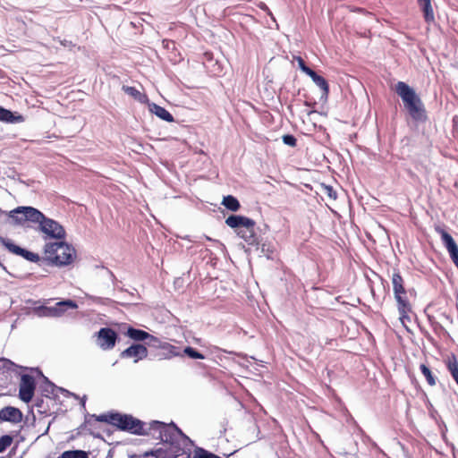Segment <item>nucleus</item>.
<instances>
[{"instance_id":"9","label":"nucleus","mask_w":458,"mask_h":458,"mask_svg":"<svg viewBox=\"0 0 458 458\" xmlns=\"http://www.w3.org/2000/svg\"><path fill=\"white\" fill-rule=\"evenodd\" d=\"M36 382L34 377L29 374L21 375L19 388L20 399L22 402L29 403L34 396Z\"/></svg>"},{"instance_id":"34","label":"nucleus","mask_w":458,"mask_h":458,"mask_svg":"<svg viewBox=\"0 0 458 458\" xmlns=\"http://www.w3.org/2000/svg\"><path fill=\"white\" fill-rule=\"evenodd\" d=\"M146 344L150 347L162 348L163 343L157 337L149 334V337L145 340Z\"/></svg>"},{"instance_id":"36","label":"nucleus","mask_w":458,"mask_h":458,"mask_svg":"<svg viewBox=\"0 0 458 458\" xmlns=\"http://www.w3.org/2000/svg\"><path fill=\"white\" fill-rule=\"evenodd\" d=\"M283 142L290 147H295L297 145L296 138L292 134H285L282 137Z\"/></svg>"},{"instance_id":"23","label":"nucleus","mask_w":458,"mask_h":458,"mask_svg":"<svg viewBox=\"0 0 458 458\" xmlns=\"http://www.w3.org/2000/svg\"><path fill=\"white\" fill-rule=\"evenodd\" d=\"M419 5L423 13V17H424L425 21L427 23L434 22L435 15H434V11H433V7L431 4V1L419 4Z\"/></svg>"},{"instance_id":"26","label":"nucleus","mask_w":458,"mask_h":458,"mask_svg":"<svg viewBox=\"0 0 458 458\" xmlns=\"http://www.w3.org/2000/svg\"><path fill=\"white\" fill-rule=\"evenodd\" d=\"M122 89L127 95L132 97L134 99L140 101V103L145 102L147 99V96L145 94L140 93L135 87L123 85Z\"/></svg>"},{"instance_id":"12","label":"nucleus","mask_w":458,"mask_h":458,"mask_svg":"<svg viewBox=\"0 0 458 458\" xmlns=\"http://www.w3.org/2000/svg\"><path fill=\"white\" fill-rule=\"evenodd\" d=\"M117 334L109 327H103L98 333V344L104 350H110L115 345Z\"/></svg>"},{"instance_id":"17","label":"nucleus","mask_w":458,"mask_h":458,"mask_svg":"<svg viewBox=\"0 0 458 458\" xmlns=\"http://www.w3.org/2000/svg\"><path fill=\"white\" fill-rule=\"evenodd\" d=\"M311 78L313 82L321 89L322 96L321 98H327L329 94V85L327 80L318 75L315 71L312 70V72L308 75Z\"/></svg>"},{"instance_id":"45","label":"nucleus","mask_w":458,"mask_h":458,"mask_svg":"<svg viewBox=\"0 0 458 458\" xmlns=\"http://www.w3.org/2000/svg\"><path fill=\"white\" fill-rule=\"evenodd\" d=\"M0 267H2L4 271H7L6 267L2 262H0Z\"/></svg>"},{"instance_id":"18","label":"nucleus","mask_w":458,"mask_h":458,"mask_svg":"<svg viewBox=\"0 0 458 458\" xmlns=\"http://www.w3.org/2000/svg\"><path fill=\"white\" fill-rule=\"evenodd\" d=\"M43 384L40 386V391L42 393V395L47 398H54L55 399L57 397V386H55L54 383H52L47 377L43 376Z\"/></svg>"},{"instance_id":"27","label":"nucleus","mask_w":458,"mask_h":458,"mask_svg":"<svg viewBox=\"0 0 458 458\" xmlns=\"http://www.w3.org/2000/svg\"><path fill=\"white\" fill-rule=\"evenodd\" d=\"M222 204L229 210L236 212L240 209L239 200L233 195L224 197Z\"/></svg>"},{"instance_id":"5","label":"nucleus","mask_w":458,"mask_h":458,"mask_svg":"<svg viewBox=\"0 0 458 458\" xmlns=\"http://www.w3.org/2000/svg\"><path fill=\"white\" fill-rule=\"evenodd\" d=\"M45 216L41 211L33 207H17L9 213V217L15 225H22L30 221L40 225Z\"/></svg>"},{"instance_id":"38","label":"nucleus","mask_w":458,"mask_h":458,"mask_svg":"<svg viewBox=\"0 0 458 458\" xmlns=\"http://www.w3.org/2000/svg\"><path fill=\"white\" fill-rule=\"evenodd\" d=\"M165 453V452H164L162 449H157L155 452H151L150 454L145 453L143 458H162Z\"/></svg>"},{"instance_id":"37","label":"nucleus","mask_w":458,"mask_h":458,"mask_svg":"<svg viewBox=\"0 0 458 458\" xmlns=\"http://www.w3.org/2000/svg\"><path fill=\"white\" fill-rule=\"evenodd\" d=\"M162 46L165 49L168 51H175L176 50V43L171 39H164L162 41Z\"/></svg>"},{"instance_id":"48","label":"nucleus","mask_w":458,"mask_h":458,"mask_svg":"<svg viewBox=\"0 0 458 458\" xmlns=\"http://www.w3.org/2000/svg\"><path fill=\"white\" fill-rule=\"evenodd\" d=\"M36 370H37L40 375H42L41 370H39L38 369H36Z\"/></svg>"},{"instance_id":"32","label":"nucleus","mask_w":458,"mask_h":458,"mask_svg":"<svg viewBox=\"0 0 458 458\" xmlns=\"http://www.w3.org/2000/svg\"><path fill=\"white\" fill-rule=\"evenodd\" d=\"M143 430L147 434H141L140 436H150L155 438V435H158L159 430H156V427L153 426V420L148 424L143 422Z\"/></svg>"},{"instance_id":"13","label":"nucleus","mask_w":458,"mask_h":458,"mask_svg":"<svg viewBox=\"0 0 458 458\" xmlns=\"http://www.w3.org/2000/svg\"><path fill=\"white\" fill-rule=\"evenodd\" d=\"M436 232L440 235L442 243L444 244L445 248L446 249L450 259L455 255L458 254V246L456 242H454L452 235L447 233L444 228L440 226H437L435 228Z\"/></svg>"},{"instance_id":"46","label":"nucleus","mask_w":458,"mask_h":458,"mask_svg":"<svg viewBox=\"0 0 458 458\" xmlns=\"http://www.w3.org/2000/svg\"><path fill=\"white\" fill-rule=\"evenodd\" d=\"M42 403H43V400H40V402H38V403H36V405H37L38 407H40Z\"/></svg>"},{"instance_id":"11","label":"nucleus","mask_w":458,"mask_h":458,"mask_svg":"<svg viewBox=\"0 0 458 458\" xmlns=\"http://www.w3.org/2000/svg\"><path fill=\"white\" fill-rule=\"evenodd\" d=\"M78 308V304L72 300H65L63 301L56 302L52 307H44L43 314L49 317H60L67 310H75Z\"/></svg>"},{"instance_id":"1","label":"nucleus","mask_w":458,"mask_h":458,"mask_svg":"<svg viewBox=\"0 0 458 458\" xmlns=\"http://www.w3.org/2000/svg\"><path fill=\"white\" fill-rule=\"evenodd\" d=\"M153 426L158 431L155 439L169 445V454L165 458H177L185 454V447L191 445L192 441L174 423H164L153 420Z\"/></svg>"},{"instance_id":"33","label":"nucleus","mask_w":458,"mask_h":458,"mask_svg":"<svg viewBox=\"0 0 458 458\" xmlns=\"http://www.w3.org/2000/svg\"><path fill=\"white\" fill-rule=\"evenodd\" d=\"M321 188L323 193L328 198L334 200L337 199V193L331 185L322 184Z\"/></svg>"},{"instance_id":"35","label":"nucleus","mask_w":458,"mask_h":458,"mask_svg":"<svg viewBox=\"0 0 458 458\" xmlns=\"http://www.w3.org/2000/svg\"><path fill=\"white\" fill-rule=\"evenodd\" d=\"M294 59L297 61L299 68L305 74L309 75L312 72V69L306 65L304 60L301 56H295Z\"/></svg>"},{"instance_id":"3","label":"nucleus","mask_w":458,"mask_h":458,"mask_svg":"<svg viewBox=\"0 0 458 458\" xmlns=\"http://www.w3.org/2000/svg\"><path fill=\"white\" fill-rule=\"evenodd\" d=\"M45 260L52 266L64 267L72 263L76 251L64 242H49L45 245Z\"/></svg>"},{"instance_id":"28","label":"nucleus","mask_w":458,"mask_h":458,"mask_svg":"<svg viewBox=\"0 0 458 458\" xmlns=\"http://www.w3.org/2000/svg\"><path fill=\"white\" fill-rule=\"evenodd\" d=\"M420 369L422 375L425 377L427 383L430 386H434L437 385V376L432 372V370L426 365L420 364Z\"/></svg>"},{"instance_id":"16","label":"nucleus","mask_w":458,"mask_h":458,"mask_svg":"<svg viewBox=\"0 0 458 458\" xmlns=\"http://www.w3.org/2000/svg\"><path fill=\"white\" fill-rule=\"evenodd\" d=\"M114 412L103 413L100 415H87L85 418V422L82 427H94V421L106 422L113 425Z\"/></svg>"},{"instance_id":"20","label":"nucleus","mask_w":458,"mask_h":458,"mask_svg":"<svg viewBox=\"0 0 458 458\" xmlns=\"http://www.w3.org/2000/svg\"><path fill=\"white\" fill-rule=\"evenodd\" d=\"M151 113L155 114L160 119L171 123L174 122V116L165 107L160 106L155 103L149 106Z\"/></svg>"},{"instance_id":"15","label":"nucleus","mask_w":458,"mask_h":458,"mask_svg":"<svg viewBox=\"0 0 458 458\" xmlns=\"http://www.w3.org/2000/svg\"><path fill=\"white\" fill-rule=\"evenodd\" d=\"M23 414L16 407L6 406L0 410V421H8L13 424L21 422Z\"/></svg>"},{"instance_id":"10","label":"nucleus","mask_w":458,"mask_h":458,"mask_svg":"<svg viewBox=\"0 0 458 458\" xmlns=\"http://www.w3.org/2000/svg\"><path fill=\"white\" fill-rule=\"evenodd\" d=\"M42 233L53 239H64L65 237L64 228L55 220L45 216L39 225Z\"/></svg>"},{"instance_id":"7","label":"nucleus","mask_w":458,"mask_h":458,"mask_svg":"<svg viewBox=\"0 0 458 458\" xmlns=\"http://www.w3.org/2000/svg\"><path fill=\"white\" fill-rule=\"evenodd\" d=\"M0 242L12 253L21 256L26 260L37 263L40 260L38 254L23 249L8 238L0 236Z\"/></svg>"},{"instance_id":"42","label":"nucleus","mask_w":458,"mask_h":458,"mask_svg":"<svg viewBox=\"0 0 458 458\" xmlns=\"http://www.w3.org/2000/svg\"><path fill=\"white\" fill-rule=\"evenodd\" d=\"M454 264L458 267V254L451 258Z\"/></svg>"},{"instance_id":"39","label":"nucleus","mask_w":458,"mask_h":458,"mask_svg":"<svg viewBox=\"0 0 458 458\" xmlns=\"http://www.w3.org/2000/svg\"><path fill=\"white\" fill-rule=\"evenodd\" d=\"M56 393H62L63 394H64L65 396H73L74 398L78 399L79 396L73 393H71L70 391L63 388V387H59L57 386V389H56Z\"/></svg>"},{"instance_id":"14","label":"nucleus","mask_w":458,"mask_h":458,"mask_svg":"<svg viewBox=\"0 0 458 458\" xmlns=\"http://www.w3.org/2000/svg\"><path fill=\"white\" fill-rule=\"evenodd\" d=\"M148 356L147 348L140 344H134L130 347L126 348L124 351L121 352L122 358H134V362L139 361Z\"/></svg>"},{"instance_id":"31","label":"nucleus","mask_w":458,"mask_h":458,"mask_svg":"<svg viewBox=\"0 0 458 458\" xmlns=\"http://www.w3.org/2000/svg\"><path fill=\"white\" fill-rule=\"evenodd\" d=\"M13 437L10 435H4L0 437V454L5 451L13 443Z\"/></svg>"},{"instance_id":"44","label":"nucleus","mask_w":458,"mask_h":458,"mask_svg":"<svg viewBox=\"0 0 458 458\" xmlns=\"http://www.w3.org/2000/svg\"><path fill=\"white\" fill-rule=\"evenodd\" d=\"M81 403L82 405V407H85V403H86V395H84L81 400Z\"/></svg>"},{"instance_id":"47","label":"nucleus","mask_w":458,"mask_h":458,"mask_svg":"<svg viewBox=\"0 0 458 458\" xmlns=\"http://www.w3.org/2000/svg\"><path fill=\"white\" fill-rule=\"evenodd\" d=\"M89 434H90V435H92V436H94V437H97V436L93 433V431H91V429H90V428H89Z\"/></svg>"},{"instance_id":"19","label":"nucleus","mask_w":458,"mask_h":458,"mask_svg":"<svg viewBox=\"0 0 458 458\" xmlns=\"http://www.w3.org/2000/svg\"><path fill=\"white\" fill-rule=\"evenodd\" d=\"M394 295H400L402 292H407L404 287V280L398 270H394L392 276Z\"/></svg>"},{"instance_id":"43","label":"nucleus","mask_w":458,"mask_h":458,"mask_svg":"<svg viewBox=\"0 0 458 458\" xmlns=\"http://www.w3.org/2000/svg\"><path fill=\"white\" fill-rule=\"evenodd\" d=\"M107 272H108V274L110 275V277L112 278L113 282H114H114H116V277H115V276L114 275V273H113L111 270H109V269H107Z\"/></svg>"},{"instance_id":"30","label":"nucleus","mask_w":458,"mask_h":458,"mask_svg":"<svg viewBox=\"0 0 458 458\" xmlns=\"http://www.w3.org/2000/svg\"><path fill=\"white\" fill-rule=\"evenodd\" d=\"M182 355L185 354L188 357H190L191 359H194V360H197V359L203 360V359H205V356L202 353H200L196 349H194V348H192L191 346L185 347L183 349V351L182 352Z\"/></svg>"},{"instance_id":"4","label":"nucleus","mask_w":458,"mask_h":458,"mask_svg":"<svg viewBox=\"0 0 458 458\" xmlns=\"http://www.w3.org/2000/svg\"><path fill=\"white\" fill-rule=\"evenodd\" d=\"M225 224L235 230L236 234L251 246L259 245V237L255 232L256 222L247 216L231 215L225 219Z\"/></svg>"},{"instance_id":"8","label":"nucleus","mask_w":458,"mask_h":458,"mask_svg":"<svg viewBox=\"0 0 458 458\" xmlns=\"http://www.w3.org/2000/svg\"><path fill=\"white\" fill-rule=\"evenodd\" d=\"M411 293V290H409L407 292H402V293H399L400 295H394L397 303V310L400 315V320L404 326L407 321H411L410 313L412 312V307L408 299V293Z\"/></svg>"},{"instance_id":"41","label":"nucleus","mask_w":458,"mask_h":458,"mask_svg":"<svg viewBox=\"0 0 458 458\" xmlns=\"http://www.w3.org/2000/svg\"><path fill=\"white\" fill-rule=\"evenodd\" d=\"M2 361L4 362V367L8 369H11V367L16 366L15 363H13L8 359H2Z\"/></svg>"},{"instance_id":"22","label":"nucleus","mask_w":458,"mask_h":458,"mask_svg":"<svg viewBox=\"0 0 458 458\" xmlns=\"http://www.w3.org/2000/svg\"><path fill=\"white\" fill-rule=\"evenodd\" d=\"M126 335L138 342L145 341L149 337V334L148 332L131 327H128Z\"/></svg>"},{"instance_id":"40","label":"nucleus","mask_w":458,"mask_h":458,"mask_svg":"<svg viewBox=\"0 0 458 458\" xmlns=\"http://www.w3.org/2000/svg\"><path fill=\"white\" fill-rule=\"evenodd\" d=\"M429 415L436 421H437L438 418H440L437 411L436 409H434L431 404H430V409H429Z\"/></svg>"},{"instance_id":"6","label":"nucleus","mask_w":458,"mask_h":458,"mask_svg":"<svg viewBox=\"0 0 458 458\" xmlns=\"http://www.w3.org/2000/svg\"><path fill=\"white\" fill-rule=\"evenodd\" d=\"M113 420V426L116 427L120 430L128 431L138 436L147 434L143 430V421L130 414L114 412Z\"/></svg>"},{"instance_id":"25","label":"nucleus","mask_w":458,"mask_h":458,"mask_svg":"<svg viewBox=\"0 0 458 458\" xmlns=\"http://www.w3.org/2000/svg\"><path fill=\"white\" fill-rule=\"evenodd\" d=\"M446 368L458 385V360L454 355H452L446 360Z\"/></svg>"},{"instance_id":"29","label":"nucleus","mask_w":458,"mask_h":458,"mask_svg":"<svg viewBox=\"0 0 458 458\" xmlns=\"http://www.w3.org/2000/svg\"><path fill=\"white\" fill-rule=\"evenodd\" d=\"M57 458H89V454L87 452L82 450H69L64 451Z\"/></svg>"},{"instance_id":"2","label":"nucleus","mask_w":458,"mask_h":458,"mask_svg":"<svg viewBox=\"0 0 458 458\" xmlns=\"http://www.w3.org/2000/svg\"><path fill=\"white\" fill-rule=\"evenodd\" d=\"M394 90L402 98L405 109L413 121L425 123L428 120L424 104L411 87L403 81H398L395 84Z\"/></svg>"},{"instance_id":"21","label":"nucleus","mask_w":458,"mask_h":458,"mask_svg":"<svg viewBox=\"0 0 458 458\" xmlns=\"http://www.w3.org/2000/svg\"><path fill=\"white\" fill-rule=\"evenodd\" d=\"M0 121L13 123H21L24 118L22 115H14L12 111L0 106Z\"/></svg>"},{"instance_id":"24","label":"nucleus","mask_w":458,"mask_h":458,"mask_svg":"<svg viewBox=\"0 0 458 458\" xmlns=\"http://www.w3.org/2000/svg\"><path fill=\"white\" fill-rule=\"evenodd\" d=\"M161 349L165 352L164 353L165 359H170L172 357H176V356H182L181 349L175 345L169 344V343L164 342Z\"/></svg>"}]
</instances>
